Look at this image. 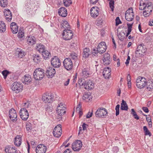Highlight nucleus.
Returning a JSON list of instances; mask_svg holds the SVG:
<instances>
[{"label": "nucleus", "mask_w": 153, "mask_h": 153, "mask_svg": "<svg viewBox=\"0 0 153 153\" xmlns=\"http://www.w3.org/2000/svg\"><path fill=\"white\" fill-rule=\"evenodd\" d=\"M12 14H10L9 15H7L5 16V19L7 20L8 21H10L12 19Z\"/></svg>", "instance_id": "obj_51"}, {"label": "nucleus", "mask_w": 153, "mask_h": 153, "mask_svg": "<svg viewBox=\"0 0 153 153\" xmlns=\"http://www.w3.org/2000/svg\"><path fill=\"white\" fill-rule=\"evenodd\" d=\"M88 125L85 123H83L82 125V128L83 131L85 130L88 127Z\"/></svg>", "instance_id": "obj_58"}, {"label": "nucleus", "mask_w": 153, "mask_h": 153, "mask_svg": "<svg viewBox=\"0 0 153 153\" xmlns=\"http://www.w3.org/2000/svg\"><path fill=\"white\" fill-rule=\"evenodd\" d=\"M40 58L39 55H36L34 56L33 60L36 63H38L40 62Z\"/></svg>", "instance_id": "obj_47"}, {"label": "nucleus", "mask_w": 153, "mask_h": 153, "mask_svg": "<svg viewBox=\"0 0 153 153\" xmlns=\"http://www.w3.org/2000/svg\"><path fill=\"white\" fill-rule=\"evenodd\" d=\"M10 73V72L7 70H4L2 72V74L4 79L6 78L7 76Z\"/></svg>", "instance_id": "obj_45"}, {"label": "nucleus", "mask_w": 153, "mask_h": 153, "mask_svg": "<svg viewBox=\"0 0 153 153\" xmlns=\"http://www.w3.org/2000/svg\"><path fill=\"white\" fill-rule=\"evenodd\" d=\"M24 33L23 32L19 31L18 34V36L19 38H22L24 36Z\"/></svg>", "instance_id": "obj_56"}, {"label": "nucleus", "mask_w": 153, "mask_h": 153, "mask_svg": "<svg viewBox=\"0 0 153 153\" xmlns=\"http://www.w3.org/2000/svg\"><path fill=\"white\" fill-rule=\"evenodd\" d=\"M45 75V71L41 68L35 69L33 73V78L36 80H41Z\"/></svg>", "instance_id": "obj_2"}, {"label": "nucleus", "mask_w": 153, "mask_h": 153, "mask_svg": "<svg viewBox=\"0 0 153 153\" xmlns=\"http://www.w3.org/2000/svg\"><path fill=\"white\" fill-rule=\"evenodd\" d=\"M6 30V26L4 23L2 21H0V31L4 32Z\"/></svg>", "instance_id": "obj_37"}, {"label": "nucleus", "mask_w": 153, "mask_h": 153, "mask_svg": "<svg viewBox=\"0 0 153 153\" xmlns=\"http://www.w3.org/2000/svg\"><path fill=\"white\" fill-rule=\"evenodd\" d=\"M106 49V46L105 42H100L98 45L97 50L100 54L104 53Z\"/></svg>", "instance_id": "obj_12"}, {"label": "nucleus", "mask_w": 153, "mask_h": 153, "mask_svg": "<svg viewBox=\"0 0 153 153\" xmlns=\"http://www.w3.org/2000/svg\"><path fill=\"white\" fill-rule=\"evenodd\" d=\"M65 105L63 102H60L59 104L58 105L57 108V109L56 110L57 113H58L59 114H60L61 113L59 111H60V110H62L63 111L62 113H65L66 111H65Z\"/></svg>", "instance_id": "obj_27"}, {"label": "nucleus", "mask_w": 153, "mask_h": 153, "mask_svg": "<svg viewBox=\"0 0 153 153\" xmlns=\"http://www.w3.org/2000/svg\"><path fill=\"white\" fill-rule=\"evenodd\" d=\"M143 110L146 113H148L149 112V110L148 108L145 107H143L142 108Z\"/></svg>", "instance_id": "obj_63"}, {"label": "nucleus", "mask_w": 153, "mask_h": 153, "mask_svg": "<svg viewBox=\"0 0 153 153\" xmlns=\"http://www.w3.org/2000/svg\"><path fill=\"white\" fill-rule=\"evenodd\" d=\"M10 14H12V13L9 10L7 9L4 10V14L5 16Z\"/></svg>", "instance_id": "obj_54"}, {"label": "nucleus", "mask_w": 153, "mask_h": 153, "mask_svg": "<svg viewBox=\"0 0 153 153\" xmlns=\"http://www.w3.org/2000/svg\"><path fill=\"white\" fill-rule=\"evenodd\" d=\"M26 39L27 43L30 45H33L36 43V39L33 36H27Z\"/></svg>", "instance_id": "obj_25"}, {"label": "nucleus", "mask_w": 153, "mask_h": 153, "mask_svg": "<svg viewBox=\"0 0 153 153\" xmlns=\"http://www.w3.org/2000/svg\"><path fill=\"white\" fill-rule=\"evenodd\" d=\"M104 23V20L101 18H98L97 22V25L99 26Z\"/></svg>", "instance_id": "obj_48"}, {"label": "nucleus", "mask_w": 153, "mask_h": 153, "mask_svg": "<svg viewBox=\"0 0 153 153\" xmlns=\"http://www.w3.org/2000/svg\"><path fill=\"white\" fill-rule=\"evenodd\" d=\"M93 114V111L91 112H89L86 115V117L87 118H89L92 116Z\"/></svg>", "instance_id": "obj_60"}, {"label": "nucleus", "mask_w": 153, "mask_h": 153, "mask_svg": "<svg viewBox=\"0 0 153 153\" xmlns=\"http://www.w3.org/2000/svg\"><path fill=\"white\" fill-rule=\"evenodd\" d=\"M23 85L22 83L19 82H15L11 85V89L16 93H19L23 90Z\"/></svg>", "instance_id": "obj_4"}, {"label": "nucleus", "mask_w": 153, "mask_h": 153, "mask_svg": "<svg viewBox=\"0 0 153 153\" xmlns=\"http://www.w3.org/2000/svg\"><path fill=\"white\" fill-rule=\"evenodd\" d=\"M133 24V23H132L131 24H129L128 23H127V26H128L127 30L131 31Z\"/></svg>", "instance_id": "obj_53"}, {"label": "nucleus", "mask_w": 153, "mask_h": 153, "mask_svg": "<svg viewBox=\"0 0 153 153\" xmlns=\"http://www.w3.org/2000/svg\"><path fill=\"white\" fill-rule=\"evenodd\" d=\"M120 107V105L119 104L117 105L115 108L116 111V115L117 116L119 114V109Z\"/></svg>", "instance_id": "obj_50"}, {"label": "nucleus", "mask_w": 153, "mask_h": 153, "mask_svg": "<svg viewBox=\"0 0 153 153\" xmlns=\"http://www.w3.org/2000/svg\"><path fill=\"white\" fill-rule=\"evenodd\" d=\"M146 51V48L144 47V44L142 43L138 45L135 51V54L142 55L143 53H145Z\"/></svg>", "instance_id": "obj_15"}, {"label": "nucleus", "mask_w": 153, "mask_h": 153, "mask_svg": "<svg viewBox=\"0 0 153 153\" xmlns=\"http://www.w3.org/2000/svg\"><path fill=\"white\" fill-rule=\"evenodd\" d=\"M41 53L43 56V57L45 59L48 58L51 56L50 53L48 51L45 50V49Z\"/></svg>", "instance_id": "obj_36"}, {"label": "nucleus", "mask_w": 153, "mask_h": 153, "mask_svg": "<svg viewBox=\"0 0 153 153\" xmlns=\"http://www.w3.org/2000/svg\"><path fill=\"white\" fill-rule=\"evenodd\" d=\"M62 35L63 39L65 40L71 39L74 36L72 31L69 29H65L63 31Z\"/></svg>", "instance_id": "obj_5"}, {"label": "nucleus", "mask_w": 153, "mask_h": 153, "mask_svg": "<svg viewBox=\"0 0 153 153\" xmlns=\"http://www.w3.org/2000/svg\"><path fill=\"white\" fill-rule=\"evenodd\" d=\"M116 25L117 26L119 24L121 23V22L119 17H117L116 19Z\"/></svg>", "instance_id": "obj_55"}, {"label": "nucleus", "mask_w": 153, "mask_h": 153, "mask_svg": "<svg viewBox=\"0 0 153 153\" xmlns=\"http://www.w3.org/2000/svg\"><path fill=\"white\" fill-rule=\"evenodd\" d=\"M147 80L143 77L139 76L136 79V86L140 89L144 88L147 84Z\"/></svg>", "instance_id": "obj_3"}, {"label": "nucleus", "mask_w": 153, "mask_h": 153, "mask_svg": "<svg viewBox=\"0 0 153 153\" xmlns=\"http://www.w3.org/2000/svg\"><path fill=\"white\" fill-rule=\"evenodd\" d=\"M22 82L25 84L28 85L30 84L32 81L31 76L29 74L25 75L22 79Z\"/></svg>", "instance_id": "obj_23"}, {"label": "nucleus", "mask_w": 153, "mask_h": 153, "mask_svg": "<svg viewBox=\"0 0 153 153\" xmlns=\"http://www.w3.org/2000/svg\"><path fill=\"white\" fill-rule=\"evenodd\" d=\"M134 14L132 8H129L127 10L125 13V19L128 21H132L134 18Z\"/></svg>", "instance_id": "obj_7"}, {"label": "nucleus", "mask_w": 153, "mask_h": 153, "mask_svg": "<svg viewBox=\"0 0 153 153\" xmlns=\"http://www.w3.org/2000/svg\"><path fill=\"white\" fill-rule=\"evenodd\" d=\"M46 111L48 112H51L52 111V108L50 106H48L46 108Z\"/></svg>", "instance_id": "obj_61"}, {"label": "nucleus", "mask_w": 153, "mask_h": 153, "mask_svg": "<svg viewBox=\"0 0 153 153\" xmlns=\"http://www.w3.org/2000/svg\"><path fill=\"white\" fill-rule=\"evenodd\" d=\"M81 105L79 103L77 106L76 108V111L77 112L81 111Z\"/></svg>", "instance_id": "obj_57"}, {"label": "nucleus", "mask_w": 153, "mask_h": 153, "mask_svg": "<svg viewBox=\"0 0 153 153\" xmlns=\"http://www.w3.org/2000/svg\"><path fill=\"white\" fill-rule=\"evenodd\" d=\"M58 14L59 15L62 17H65L67 15L66 9L64 7H61L58 10Z\"/></svg>", "instance_id": "obj_26"}, {"label": "nucleus", "mask_w": 153, "mask_h": 153, "mask_svg": "<svg viewBox=\"0 0 153 153\" xmlns=\"http://www.w3.org/2000/svg\"><path fill=\"white\" fill-rule=\"evenodd\" d=\"M85 82V81H83L82 79H80L79 80L78 83L80 85H84Z\"/></svg>", "instance_id": "obj_59"}, {"label": "nucleus", "mask_w": 153, "mask_h": 153, "mask_svg": "<svg viewBox=\"0 0 153 153\" xmlns=\"http://www.w3.org/2000/svg\"><path fill=\"white\" fill-rule=\"evenodd\" d=\"M147 89L150 91H152L153 90V82H147Z\"/></svg>", "instance_id": "obj_39"}, {"label": "nucleus", "mask_w": 153, "mask_h": 153, "mask_svg": "<svg viewBox=\"0 0 153 153\" xmlns=\"http://www.w3.org/2000/svg\"><path fill=\"white\" fill-rule=\"evenodd\" d=\"M15 145L17 146H19L21 144L22 141V136L17 135L14 139Z\"/></svg>", "instance_id": "obj_29"}, {"label": "nucleus", "mask_w": 153, "mask_h": 153, "mask_svg": "<svg viewBox=\"0 0 153 153\" xmlns=\"http://www.w3.org/2000/svg\"><path fill=\"white\" fill-rule=\"evenodd\" d=\"M63 153H72L70 149H68L65 151Z\"/></svg>", "instance_id": "obj_64"}, {"label": "nucleus", "mask_w": 153, "mask_h": 153, "mask_svg": "<svg viewBox=\"0 0 153 153\" xmlns=\"http://www.w3.org/2000/svg\"><path fill=\"white\" fill-rule=\"evenodd\" d=\"M62 131L61 125H58L55 127L53 130V135L55 137H59L61 136L62 134Z\"/></svg>", "instance_id": "obj_13"}, {"label": "nucleus", "mask_w": 153, "mask_h": 153, "mask_svg": "<svg viewBox=\"0 0 153 153\" xmlns=\"http://www.w3.org/2000/svg\"><path fill=\"white\" fill-rule=\"evenodd\" d=\"M5 151L6 153H15L16 150L13 147L7 146L5 147Z\"/></svg>", "instance_id": "obj_32"}, {"label": "nucleus", "mask_w": 153, "mask_h": 153, "mask_svg": "<svg viewBox=\"0 0 153 153\" xmlns=\"http://www.w3.org/2000/svg\"><path fill=\"white\" fill-rule=\"evenodd\" d=\"M99 9L97 7H94L90 10V14L91 16L94 18H96L99 15Z\"/></svg>", "instance_id": "obj_19"}, {"label": "nucleus", "mask_w": 153, "mask_h": 153, "mask_svg": "<svg viewBox=\"0 0 153 153\" xmlns=\"http://www.w3.org/2000/svg\"><path fill=\"white\" fill-rule=\"evenodd\" d=\"M47 150V148L44 145L40 144L38 146L36 149V153H45Z\"/></svg>", "instance_id": "obj_20"}, {"label": "nucleus", "mask_w": 153, "mask_h": 153, "mask_svg": "<svg viewBox=\"0 0 153 153\" xmlns=\"http://www.w3.org/2000/svg\"><path fill=\"white\" fill-rule=\"evenodd\" d=\"M55 73V69L52 67H49L47 69L45 74L48 78H51L54 76Z\"/></svg>", "instance_id": "obj_18"}, {"label": "nucleus", "mask_w": 153, "mask_h": 153, "mask_svg": "<svg viewBox=\"0 0 153 153\" xmlns=\"http://www.w3.org/2000/svg\"><path fill=\"white\" fill-rule=\"evenodd\" d=\"M99 0H90L91 4H95L98 2Z\"/></svg>", "instance_id": "obj_62"}, {"label": "nucleus", "mask_w": 153, "mask_h": 153, "mask_svg": "<svg viewBox=\"0 0 153 153\" xmlns=\"http://www.w3.org/2000/svg\"><path fill=\"white\" fill-rule=\"evenodd\" d=\"M63 64L64 68L67 70H70L73 67V62L70 58H65Z\"/></svg>", "instance_id": "obj_8"}, {"label": "nucleus", "mask_w": 153, "mask_h": 153, "mask_svg": "<svg viewBox=\"0 0 153 153\" xmlns=\"http://www.w3.org/2000/svg\"><path fill=\"white\" fill-rule=\"evenodd\" d=\"M121 109L122 110L127 111L128 109V107L127 104L124 100H122L121 104Z\"/></svg>", "instance_id": "obj_35"}, {"label": "nucleus", "mask_w": 153, "mask_h": 153, "mask_svg": "<svg viewBox=\"0 0 153 153\" xmlns=\"http://www.w3.org/2000/svg\"><path fill=\"white\" fill-rule=\"evenodd\" d=\"M89 68H84L82 72V76L83 77L87 78L91 74Z\"/></svg>", "instance_id": "obj_30"}, {"label": "nucleus", "mask_w": 153, "mask_h": 153, "mask_svg": "<svg viewBox=\"0 0 153 153\" xmlns=\"http://www.w3.org/2000/svg\"><path fill=\"white\" fill-rule=\"evenodd\" d=\"M82 143L81 141L79 140H76L73 143L72 148L74 151H79L82 148Z\"/></svg>", "instance_id": "obj_9"}, {"label": "nucleus", "mask_w": 153, "mask_h": 153, "mask_svg": "<svg viewBox=\"0 0 153 153\" xmlns=\"http://www.w3.org/2000/svg\"><path fill=\"white\" fill-rule=\"evenodd\" d=\"M10 29L12 33L14 34L16 33L18 31V27L14 22L10 24Z\"/></svg>", "instance_id": "obj_28"}, {"label": "nucleus", "mask_w": 153, "mask_h": 153, "mask_svg": "<svg viewBox=\"0 0 153 153\" xmlns=\"http://www.w3.org/2000/svg\"><path fill=\"white\" fill-rule=\"evenodd\" d=\"M69 56L71 57L73 60H76L77 59V55L75 53L73 52L70 54Z\"/></svg>", "instance_id": "obj_42"}, {"label": "nucleus", "mask_w": 153, "mask_h": 153, "mask_svg": "<svg viewBox=\"0 0 153 153\" xmlns=\"http://www.w3.org/2000/svg\"><path fill=\"white\" fill-rule=\"evenodd\" d=\"M25 55V53L23 50L17 48L15 51V55L20 58H22Z\"/></svg>", "instance_id": "obj_22"}, {"label": "nucleus", "mask_w": 153, "mask_h": 153, "mask_svg": "<svg viewBox=\"0 0 153 153\" xmlns=\"http://www.w3.org/2000/svg\"><path fill=\"white\" fill-rule=\"evenodd\" d=\"M63 2L64 5L66 7L68 6L71 3V0H64Z\"/></svg>", "instance_id": "obj_46"}, {"label": "nucleus", "mask_w": 153, "mask_h": 153, "mask_svg": "<svg viewBox=\"0 0 153 153\" xmlns=\"http://www.w3.org/2000/svg\"><path fill=\"white\" fill-rule=\"evenodd\" d=\"M131 114L133 115V116L134 117V118L137 120H139V118L138 116L137 115V114L136 112L134 111V109H132L131 110Z\"/></svg>", "instance_id": "obj_43"}, {"label": "nucleus", "mask_w": 153, "mask_h": 153, "mask_svg": "<svg viewBox=\"0 0 153 153\" xmlns=\"http://www.w3.org/2000/svg\"><path fill=\"white\" fill-rule=\"evenodd\" d=\"M55 94L50 93L48 94H45L42 97V100L46 102L51 103L55 100Z\"/></svg>", "instance_id": "obj_6"}, {"label": "nucleus", "mask_w": 153, "mask_h": 153, "mask_svg": "<svg viewBox=\"0 0 153 153\" xmlns=\"http://www.w3.org/2000/svg\"><path fill=\"white\" fill-rule=\"evenodd\" d=\"M6 0H1L0 3L2 7H5L7 6V2Z\"/></svg>", "instance_id": "obj_49"}, {"label": "nucleus", "mask_w": 153, "mask_h": 153, "mask_svg": "<svg viewBox=\"0 0 153 153\" xmlns=\"http://www.w3.org/2000/svg\"><path fill=\"white\" fill-rule=\"evenodd\" d=\"M61 28H63L65 29H69L70 28V25L68 22L66 21H62L61 24Z\"/></svg>", "instance_id": "obj_34"}, {"label": "nucleus", "mask_w": 153, "mask_h": 153, "mask_svg": "<svg viewBox=\"0 0 153 153\" xmlns=\"http://www.w3.org/2000/svg\"><path fill=\"white\" fill-rule=\"evenodd\" d=\"M143 129L145 133V135H148L149 136H151L152 134L151 133L149 132L148 129L147 127L146 126H144L143 127Z\"/></svg>", "instance_id": "obj_41"}, {"label": "nucleus", "mask_w": 153, "mask_h": 153, "mask_svg": "<svg viewBox=\"0 0 153 153\" xmlns=\"http://www.w3.org/2000/svg\"><path fill=\"white\" fill-rule=\"evenodd\" d=\"M44 46L42 44H37L36 46V49L37 51L41 53L45 49Z\"/></svg>", "instance_id": "obj_33"}, {"label": "nucleus", "mask_w": 153, "mask_h": 153, "mask_svg": "<svg viewBox=\"0 0 153 153\" xmlns=\"http://www.w3.org/2000/svg\"><path fill=\"white\" fill-rule=\"evenodd\" d=\"M20 114L21 118L24 120H26L29 117L27 110L24 108H22L20 109Z\"/></svg>", "instance_id": "obj_14"}, {"label": "nucleus", "mask_w": 153, "mask_h": 153, "mask_svg": "<svg viewBox=\"0 0 153 153\" xmlns=\"http://www.w3.org/2000/svg\"><path fill=\"white\" fill-rule=\"evenodd\" d=\"M139 8L140 10H144L143 14L145 17H147L151 14L152 10V3L150 2H143L140 1Z\"/></svg>", "instance_id": "obj_1"}, {"label": "nucleus", "mask_w": 153, "mask_h": 153, "mask_svg": "<svg viewBox=\"0 0 153 153\" xmlns=\"http://www.w3.org/2000/svg\"><path fill=\"white\" fill-rule=\"evenodd\" d=\"M91 52L89 48H86L83 50V56L85 58L88 57L91 55Z\"/></svg>", "instance_id": "obj_31"}, {"label": "nucleus", "mask_w": 153, "mask_h": 153, "mask_svg": "<svg viewBox=\"0 0 153 153\" xmlns=\"http://www.w3.org/2000/svg\"><path fill=\"white\" fill-rule=\"evenodd\" d=\"M89 93H84L82 97L83 99L86 100V101H88V100H89L92 97L91 96L89 95Z\"/></svg>", "instance_id": "obj_38"}, {"label": "nucleus", "mask_w": 153, "mask_h": 153, "mask_svg": "<svg viewBox=\"0 0 153 153\" xmlns=\"http://www.w3.org/2000/svg\"><path fill=\"white\" fill-rule=\"evenodd\" d=\"M26 128L27 131H30L32 129L31 124L30 123H27L26 125Z\"/></svg>", "instance_id": "obj_44"}, {"label": "nucleus", "mask_w": 153, "mask_h": 153, "mask_svg": "<svg viewBox=\"0 0 153 153\" xmlns=\"http://www.w3.org/2000/svg\"><path fill=\"white\" fill-rule=\"evenodd\" d=\"M125 33L123 32H120L118 35V37L121 41H123L125 37Z\"/></svg>", "instance_id": "obj_40"}, {"label": "nucleus", "mask_w": 153, "mask_h": 153, "mask_svg": "<svg viewBox=\"0 0 153 153\" xmlns=\"http://www.w3.org/2000/svg\"><path fill=\"white\" fill-rule=\"evenodd\" d=\"M107 114V111L104 108H101L98 109L95 112L96 117L104 118Z\"/></svg>", "instance_id": "obj_10"}, {"label": "nucleus", "mask_w": 153, "mask_h": 153, "mask_svg": "<svg viewBox=\"0 0 153 153\" xmlns=\"http://www.w3.org/2000/svg\"><path fill=\"white\" fill-rule=\"evenodd\" d=\"M94 84L90 80L85 81L84 86L85 88L88 90H91L94 88Z\"/></svg>", "instance_id": "obj_17"}, {"label": "nucleus", "mask_w": 153, "mask_h": 153, "mask_svg": "<svg viewBox=\"0 0 153 153\" xmlns=\"http://www.w3.org/2000/svg\"><path fill=\"white\" fill-rule=\"evenodd\" d=\"M111 69L108 67H106L103 69L102 74L104 77L105 79L109 78L111 74Z\"/></svg>", "instance_id": "obj_21"}, {"label": "nucleus", "mask_w": 153, "mask_h": 153, "mask_svg": "<svg viewBox=\"0 0 153 153\" xmlns=\"http://www.w3.org/2000/svg\"><path fill=\"white\" fill-rule=\"evenodd\" d=\"M114 1L111 0L109 2V5L112 11L114 10Z\"/></svg>", "instance_id": "obj_52"}, {"label": "nucleus", "mask_w": 153, "mask_h": 153, "mask_svg": "<svg viewBox=\"0 0 153 153\" xmlns=\"http://www.w3.org/2000/svg\"><path fill=\"white\" fill-rule=\"evenodd\" d=\"M110 55L108 53H105L104 54L102 59L103 64L106 65H108L110 63Z\"/></svg>", "instance_id": "obj_24"}, {"label": "nucleus", "mask_w": 153, "mask_h": 153, "mask_svg": "<svg viewBox=\"0 0 153 153\" xmlns=\"http://www.w3.org/2000/svg\"><path fill=\"white\" fill-rule=\"evenodd\" d=\"M51 63L52 65L55 68L59 67L61 65L60 59L56 56H54L51 59Z\"/></svg>", "instance_id": "obj_11"}, {"label": "nucleus", "mask_w": 153, "mask_h": 153, "mask_svg": "<svg viewBox=\"0 0 153 153\" xmlns=\"http://www.w3.org/2000/svg\"><path fill=\"white\" fill-rule=\"evenodd\" d=\"M9 117L13 122H16L17 120V115L16 111L14 108H11L9 111Z\"/></svg>", "instance_id": "obj_16"}]
</instances>
